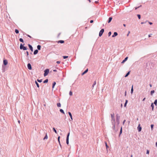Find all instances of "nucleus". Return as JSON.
<instances>
[{
	"label": "nucleus",
	"instance_id": "obj_1",
	"mask_svg": "<svg viewBox=\"0 0 157 157\" xmlns=\"http://www.w3.org/2000/svg\"><path fill=\"white\" fill-rule=\"evenodd\" d=\"M111 123L113 125L112 128L115 131H117V129H116L115 128L116 123L115 119L114 113L111 114Z\"/></svg>",
	"mask_w": 157,
	"mask_h": 157
},
{
	"label": "nucleus",
	"instance_id": "obj_2",
	"mask_svg": "<svg viewBox=\"0 0 157 157\" xmlns=\"http://www.w3.org/2000/svg\"><path fill=\"white\" fill-rule=\"evenodd\" d=\"M120 116L119 114H117L116 116V123L117 126H118L120 123Z\"/></svg>",
	"mask_w": 157,
	"mask_h": 157
},
{
	"label": "nucleus",
	"instance_id": "obj_3",
	"mask_svg": "<svg viewBox=\"0 0 157 157\" xmlns=\"http://www.w3.org/2000/svg\"><path fill=\"white\" fill-rule=\"evenodd\" d=\"M20 48L21 49H23L24 50H25L27 49L26 47L24 46L21 44H20Z\"/></svg>",
	"mask_w": 157,
	"mask_h": 157
},
{
	"label": "nucleus",
	"instance_id": "obj_4",
	"mask_svg": "<svg viewBox=\"0 0 157 157\" xmlns=\"http://www.w3.org/2000/svg\"><path fill=\"white\" fill-rule=\"evenodd\" d=\"M44 76H47L49 72V70L48 69H46L44 71Z\"/></svg>",
	"mask_w": 157,
	"mask_h": 157
},
{
	"label": "nucleus",
	"instance_id": "obj_5",
	"mask_svg": "<svg viewBox=\"0 0 157 157\" xmlns=\"http://www.w3.org/2000/svg\"><path fill=\"white\" fill-rule=\"evenodd\" d=\"M104 30L103 29H102L100 31L99 33V36L100 37L102 35L103 32H104Z\"/></svg>",
	"mask_w": 157,
	"mask_h": 157
},
{
	"label": "nucleus",
	"instance_id": "obj_6",
	"mask_svg": "<svg viewBox=\"0 0 157 157\" xmlns=\"http://www.w3.org/2000/svg\"><path fill=\"white\" fill-rule=\"evenodd\" d=\"M3 63L5 66L6 65L8 64V61L6 59H4L3 61Z\"/></svg>",
	"mask_w": 157,
	"mask_h": 157
},
{
	"label": "nucleus",
	"instance_id": "obj_7",
	"mask_svg": "<svg viewBox=\"0 0 157 157\" xmlns=\"http://www.w3.org/2000/svg\"><path fill=\"white\" fill-rule=\"evenodd\" d=\"M137 129H138V131L140 132L141 130V129H142V128L140 126V124H139L137 127Z\"/></svg>",
	"mask_w": 157,
	"mask_h": 157
},
{
	"label": "nucleus",
	"instance_id": "obj_8",
	"mask_svg": "<svg viewBox=\"0 0 157 157\" xmlns=\"http://www.w3.org/2000/svg\"><path fill=\"white\" fill-rule=\"evenodd\" d=\"M27 67L29 69L31 70L32 69V67L31 64L29 63L27 64Z\"/></svg>",
	"mask_w": 157,
	"mask_h": 157
},
{
	"label": "nucleus",
	"instance_id": "obj_9",
	"mask_svg": "<svg viewBox=\"0 0 157 157\" xmlns=\"http://www.w3.org/2000/svg\"><path fill=\"white\" fill-rule=\"evenodd\" d=\"M118 35V33L117 32H115L114 33V34H113L112 35V37H115V36H117Z\"/></svg>",
	"mask_w": 157,
	"mask_h": 157
},
{
	"label": "nucleus",
	"instance_id": "obj_10",
	"mask_svg": "<svg viewBox=\"0 0 157 157\" xmlns=\"http://www.w3.org/2000/svg\"><path fill=\"white\" fill-rule=\"evenodd\" d=\"M68 114H69V115L70 116V117H71V120L70 119V121H72L73 119H72V115H71V113L70 112H68Z\"/></svg>",
	"mask_w": 157,
	"mask_h": 157
},
{
	"label": "nucleus",
	"instance_id": "obj_11",
	"mask_svg": "<svg viewBox=\"0 0 157 157\" xmlns=\"http://www.w3.org/2000/svg\"><path fill=\"white\" fill-rule=\"evenodd\" d=\"M28 46H29V48H30V50L32 51L33 52V47H32V46L29 44H28Z\"/></svg>",
	"mask_w": 157,
	"mask_h": 157
},
{
	"label": "nucleus",
	"instance_id": "obj_12",
	"mask_svg": "<svg viewBox=\"0 0 157 157\" xmlns=\"http://www.w3.org/2000/svg\"><path fill=\"white\" fill-rule=\"evenodd\" d=\"M88 71V69H86L84 72H83L82 73V75H84V74H86V73H87V71Z\"/></svg>",
	"mask_w": 157,
	"mask_h": 157
},
{
	"label": "nucleus",
	"instance_id": "obj_13",
	"mask_svg": "<svg viewBox=\"0 0 157 157\" xmlns=\"http://www.w3.org/2000/svg\"><path fill=\"white\" fill-rule=\"evenodd\" d=\"M38 50L37 49L35 50L34 51V52H33L34 54V55L38 53Z\"/></svg>",
	"mask_w": 157,
	"mask_h": 157
},
{
	"label": "nucleus",
	"instance_id": "obj_14",
	"mask_svg": "<svg viewBox=\"0 0 157 157\" xmlns=\"http://www.w3.org/2000/svg\"><path fill=\"white\" fill-rule=\"evenodd\" d=\"M57 43H60L62 44V43H64V41L63 40H60L58 41Z\"/></svg>",
	"mask_w": 157,
	"mask_h": 157
},
{
	"label": "nucleus",
	"instance_id": "obj_15",
	"mask_svg": "<svg viewBox=\"0 0 157 157\" xmlns=\"http://www.w3.org/2000/svg\"><path fill=\"white\" fill-rule=\"evenodd\" d=\"M128 58V57H126L124 60H123V61L122 62H121V63H124V62H125V61H126L127 60V59Z\"/></svg>",
	"mask_w": 157,
	"mask_h": 157
},
{
	"label": "nucleus",
	"instance_id": "obj_16",
	"mask_svg": "<svg viewBox=\"0 0 157 157\" xmlns=\"http://www.w3.org/2000/svg\"><path fill=\"white\" fill-rule=\"evenodd\" d=\"M112 17H109V20H108V23H110V22L111 21V20H112Z\"/></svg>",
	"mask_w": 157,
	"mask_h": 157
},
{
	"label": "nucleus",
	"instance_id": "obj_17",
	"mask_svg": "<svg viewBox=\"0 0 157 157\" xmlns=\"http://www.w3.org/2000/svg\"><path fill=\"white\" fill-rule=\"evenodd\" d=\"M41 46L40 45H38L37 46V48L38 50H40L41 49Z\"/></svg>",
	"mask_w": 157,
	"mask_h": 157
},
{
	"label": "nucleus",
	"instance_id": "obj_18",
	"mask_svg": "<svg viewBox=\"0 0 157 157\" xmlns=\"http://www.w3.org/2000/svg\"><path fill=\"white\" fill-rule=\"evenodd\" d=\"M130 71H129V72H128L126 74V75H125V77H127L128 75L129 74H130Z\"/></svg>",
	"mask_w": 157,
	"mask_h": 157
},
{
	"label": "nucleus",
	"instance_id": "obj_19",
	"mask_svg": "<svg viewBox=\"0 0 157 157\" xmlns=\"http://www.w3.org/2000/svg\"><path fill=\"white\" fill-rule=\"evenodd\" d=\"M128 101L127 100H126L125 101V102L124 103V107H126V105H127V104L128 103Z\"/></svg>",
	"mask_w": 157,
	"mask_h": 157
},
{
	"label": "nucleus",
	"instance_id": "obj_20",
	"mask_svg": "<svg viewBox=\"0 0 157 157\" xmlns=\"http://www.w3.org/2000/svg\"><path fill=\"white\" fill-rule=\"evenodd\" d=\"M56 84V82H54L52 84V88H54V86H55Z\"/></svg>",
	"mask_w": 157,
	"mask_h": 157
},
{
	"label": "nucleus",
	"instance_id": "obj_21",
	"mask_svg": "<svg viewBox=\"0 0 157 157\" xmlns=\"http://www.w3.org/2000/svg\"><path fill=\"white\" fill-rule=\"evenodd\" d=\"M60 112H61V113H63V114H64V111L63 110V109H60Z\"/></svg>",
	"mask_w": 157,
	"mask_h": 157
},
{
	"label": "nucleus",
	"instance_id": "obj_22",
	"mask_svg": "<svg viewBox=\"0 0 157 157\" xmlns=\"http://www.w3.org/2000/svg\"><path fill=\"white\" fill-rule=\"evenodd\" d=\"M151 107H152V110H153V109H154V105H153V103H152L151 104Z\"/></svg>",
	"mask_w": 157,
	"mask_h": 157
},
{
	"label": "nucleus",
	"instance_id": "obj_23",
	"mask_svg": "<svg viewBox=\"0 0 157 157\" xmlns=\"http://www.w3.org/2000/svg\"><path fill=\"white\" fill-rule=\"evenodd\" d=\"M57 105L58 107H61V104L60 103H58L57 104Z\"/></svg>",
	"mask_w": 157,
	"mask_h": 157
},
{
	"label": "nucleus",
	"instance_id": "obj_24",
	"mask_svg": "<svg viewBox=\"0 0 157 157\" xmlns=\"http://www.w3.org/2000/svg\"><path fill=\"white\" fill-rule=\"evenodd\" d=\"M35 83L36 84L38 88H39V84L36 81H35Z\"/></svg>",
	"mask_w": 157,
	"mask_h": 157
},
{
	"label": "nucleus",
	"instance_id": "obj_25",
	"mask_svg": "<svg viewBox=\"0 0 157 157\" xmlns=\"http://www.w3.org/2000/svg\"><path fill=\"white\" fill-rule=\"evenodd\" d=\"M155 92V91L154 90H151V95H152Z\"/></svg>",
	"mask_w": 157,
	"mask_h": 157
},
{
	"label": "nucleus",
	"instance_id": "obj_26",
	"mask_svg": "<svg viewBox=\"0 0 157 157\" xmlns=\"http://www.w3.org/2000/svg\"><path fill=\"white\" fill-rule=\"evenodd\" d=\"M96 81H95L94 82L93 84V86H92L93 88H94V86L96 84Z\"/></svg>",
	"mask_w": 157,
	"mask_h": 157
},
{
	"label": "nucleus",
	"instance_id": "obj_27",
	"mask_svg": "<svg viewBox=\"0 0 157 157\" xmlns=\"http://www.w3.org/2000/svg\"><path fill=\"white\" fill-rule=\"evenodd\" d=\"M133 86L132 85V87L131 89V94H132L133 92Z\"/></svg>",
	"mask_w": 157,
	"mask_h": 157
},
{
	"label": "nucleus",
	"instance_id": "obj_28",
	"mask_svg": "<svg viewBox=\"0 0 157 157\" xmlns=\"http://www.w3.org/2000/svg\"><path fill=\"white\" fill-rule=\"evenodd\" d=\"M48 79H45L43 82L44 83H46L48 82Z\"/></svg>",
	"mask_w": 157,
	"mask_h": 157
},
{
	"label": "nucleus",
	"instance_id": "obj_29",
	"mask_svg": "<svg viewBox=\"0 0 157 157\" xmlns=\"http://www.w3.org/2000/svg\"><path fill=\"white\" fill-rule=\"evenodd\" d=\"M154 104H155L156 105H157V99H156L154 102Z\"/></svg>",
	"mask_w": 157,
	"mask_h": 157
},
{
	"label": "nucleus",
	"instance_id": "obj_30",
	"mask_svg": "<svg viewBox=\"0 0 157 157\" xmlns=\"http://www.w3.org/2000/svg\"><path fill=\"white\" fill-rule=\"evenodd\" d=\"M19 31L18 30H17V29H15V32L17 34L19 33Z\"/></svg>",
	"mask_w": 157,
	"mask_h": 157
},
{
	"label": "nucleus",
	"instance_id": "obj_31",
	"mask_svg": "<svg viewBox=\"0 0 157 157\" xmlns=\"http://www.w3.org/2000/svg\"><path fill=\"white\" fill-rule=\"evenodd\" d=\"M48 137L47 136V133H46V135L45 136V137H44V140L45 139H48Z\"/></svg>",
	"mask_w": 157,
	"mask_h": 157
},
{
	"label": "nucleus",
	"instance_id": "obj_32",
	"mask_svg": "<svg viewBox=\"0 0 157 157\" xmlns=\"http://www.w3.org/2000/svg\"><path fill=\"white\" fill-rule=\"evenodd\" d=\"M19 41L21 42H23V43L24 42V41H23V39L21 38L19 39Z\"/></svg>",
	"mask_w": 157,
	"mask_h": 157
},
{
	"label": "nucleus",
	"instance_id": "obj_33",
	"mask_svg": "<svg viewBox=\"0 0 157 157\" xmlns=\"http://www.w3.org/2000/svg\"><path fill=\"white\" fill-rule=\"evenodd\" d=\"M122 133V127H121V128L120 131V132L119 136Z\"/></svg>",
	"mask_w": 157,
	"mask_h": 157
},
{
	"label": "nucleus",
	"instance_id": "obj_34",
	"mask_svg": "<svg viewBox=\"0 0 157 157\" xmlns=\"http://www.w3.org/2000/svg\"><path fill=\"white\" fill-rule=\"evenodd\" d=\"M153 127H154V124H152L151 125V130H153Z\"/></svg>",
	"mask_w": 157,
	"mask_h": 157
},
{
	"label": "nucleus",
	"instance_id": "obj_35",
	"mask_svg": "<svg viewBox=\"0 0 157 157\" xmlns=\"http://www.w3.org/2000/svg\"><path fill=\"white\" fill-rule=\"evenodd\" d=\"M53 130L54 131V132L56 133H57V132L56 129H55L54 128H53Z\"/></svg>",
	"mask_w": 157,
	"mask_h": 157
},
{
	"label": "nucleus",
	"instance_id": "obj_36",
	"mask_svg": "<svg viewBox=\"0 0 157 157\" xmlns=\"http://www.w3.org/2000/svg\"><path fill=\"white\" fill-rule=\"evenodd\" d=\"M69 135H70V133L69 132L67 136L66 139H69Z\"/></svg>",
	"mask_w": 157,
	"mask_h": 157
},
{
	"label": "nucleus",
	"instance_id": "obj_37",
	"mask_svg": "<svg viewBox=\"0 0 157 157\" xmlns=\"http://www.w3.org/2000/svg\"><path fill=\"white\" fill-rule=\"evenodd\" d=\"M69 94L70 96H72V92L71 91H70Z\"/></svg>",
	"mask_w": 157,
	"mask_h": 157
},
{
	"label": "nucleus",
	"instance_id": "obj_38",
	"mask_svg": "<svg viewBox=\"0 0 157 157\" xmlns=\"http://www.w3.org/2000/svg\"><path fill=\"white\" fill-rule=\"evenodd\" d=\"M137 16L139 19H140L141 18V16L140 15V14H137Z\"/></svg>",
	"mask_w": 157,
	"mask_h": 157
},
{
	"label": "nucleus",
	"instance_id": "obj_39",
	"mask_svg": "<svg viewBox=\"0 0 157 157\" xmlns=\"http://www.w3.org/2000/svg\"><path fill=\"white\" fill-rule=\"evenodd\" d=\"M37 80L39 82H41L42 81V79H38Z\"/></svg>",
	"mask_w": 157,
	"mask_h": 157
},
{
	"label": "nucleus",
	"instance_id": "obj_40",
	"mask_svg": "<svg viewBox=\"0 0 157 157\" xmlns=\"http://www.w3.org/2000/svg\"><path fill=\"white\" fill-rule=\"evenodd\" d=\"M63 59H66L67 58H68V56H63Z\"/></svg>",
	"mask_w": 157,
	"mask_h": 157
},
{
	"label": "nucleus",
	"instance_id": "obj_41",
	"mask_svg": "<svg viewBox=\"0 0 157 157\" xmlns=\"http://www.w3.org/2000/svg\"><path fill=\"white\" fill-rule=\"evenodd\" d=\"M66 143L67 144H69V139H66Z\"/></svg>",
	"mask_w": 157,
	"mask_h": 157
},
{
	"label": "nucleus",
	"instance_id": "obj_42",
	"mask_svg": "<svg viewBox=\"0 0 157 157\" xmlns=\"http://www.w3.org/2000/svg\"><path fill=\"white\" fill-rule=\"evenodd\" d=\"M111 32H109L108 33V36H110L111 35Z\"/></svg>",
	"mask_w": 157,
	"mask_h": 157
},
{
	"label": "nucleus",
	"instance_id": "obj_43",
	"mask_svg": "<svg viewBox=\"0 0 157 157\" xmlns=\"http://www.w3.org/2000/svg\"><path fill=\"white\" fill-rule=\"evenodd\" d=\"M60 138V136H59L58 137V140L59 142H59H60V140H59Z\"/></svg>",
	"mask_w": 157,
	"mask_h": 157
},
{
	"label": "nucleus",
	"instance_id": "obj_44",
	"mask_svg": "<svg viewBox=\"0 0 157 157\" xmlns=\"http://www.w3.org/2000/svg\"><path fill=\"white\" fill-rule=\"evenodd\" d=\"M105 146H106V148L107 149L108 147V145L107 144V143L106 142H105Z\"/></svg>",
	"mask_w": 157,
	"mask_h": 157
},
{
	"label": "nucleus",
	"instance_id": "obj_45",
	"mask_svg": "<svg viewBox=\"0 0 157 157\" xmlns=\"http://www.w3.org/2000/svg\"><path fill=\"white\" fill-rule=\"evenodd\" d=\"M2 72H5V70L3 69L4 66H3V65H2Z\"/></svg>",
	"mask_w": 157,
	"mask_h": 157
},
{
	"label": "nucleus",
	"instance_id": "obj_46",
	"mask_svg": "<svg viewBox=\"0 0 157 157\" xmlns=\"http://www.w3.org/2000/svg\"><path fill=\"white\" fill-rule=\"evenodd\" d=\"M147 154H149V151L148 150H147V152H146Z\"/></svg>",
	"mask_w": 157,
	"mask_h": 157
},
{
	"label": "nucleus",
	"instance_id": "obj_47",
	"mask_svg": "<svg viewBox=\"0 0 157 157\" xmlns=\"http://www.w3.org/2000/svg\"><path fill=\"white\" fill-rule=\"evenodd\" d=\"M141 5H140V6L138 7H135V10H136L138 8H139L140 7H141Z\"/></svg>",
	"mask_w": 157,
	"mask_h": 157
},
{
	"label": "nucleus",
	"instance_id": "obj_48",
	"mask_svg": "<svg viewBox=\"0 0 157 157\" xmlns=\"http://www.w3.org/2000/svg\"><path fill=\"white\" fill-rule=\"evenodd\" d=\"M26 53L27 54V56H28L29 54V52L28 51H26Z\"/></svg>",
	"mask_w": 157,
	"mask_h": 157
},
{
	"label": "nucleus",
	"instance_id": "obj_49",
	"mask_svg": "<svg viewBox=\"0 0 157 157\" xmlns=\"http://www.w3.org/2000/svg\"><path fill=\"white\" fill-rule=\"evenodd\" d=\"M125 121H126V120H124L123 121V124H124V123H125Z\"/></svg>",
	"mask_w": 157,
	"mask_h": 157
},
{
	"label": "nucleus",
	"instance_id": "obj_50",
	"mask_svg": "<svg viewBox=\"0 0 157 157\" xmlns=\"http://www.w3.org/2000/svg\"><path fill=\"white\" fill-rule=\"evenodd\" d=\"M60 63V62L59 61H57L56 62V63H57V64H59Z\"/></svg>",
	"mask_w": 157,
	"mask_h": 157
},
{
	"label": "nucleus",
	"instance_id": "obj_51",
	"mask_svg": "<svg viewBox=\"0 0 157 157\" xmlns=\"http://www.w3.org/2000/svg\"><path fill=\"white\" fill-rule=\"evenodd\" d=\"M26 35L29 37H30V38H31V37L29 35H28V34H27Z\"/></svg>",
	"mask_w": 157,
	"mask_h": 157
},
{
	"label": "nucleus",
	"instance_id": "obj_52",
	"mask_svg": "<svg viewBox=\"0 0 157 157\" xmlns=\"http://www.w3.org/2000/svg\"><path fill=\"white\" fill-rule=\"evenodd\" d=\"M148 23H149V24H150V25H151L152 24V23L151 22H148Z\"/></svg>",
	"mask_w": 157,
	"mask_h": 157
},
{
	"label": "nucleus",
	"instance_id": "obj_53",
	"mask_svg": "<svg viewBox=\"0 0 157 157\" xmlns=\"http://www.w3.org/2000/svg\"><path fill=\"white\" fill-rule=\"evenodd\" d=\"M151 35H152L151 34H149L148 35V37H150L151 36Z\"/></svg>",
	"mask_w": 157,
	"mask_h": 157
},
{
	"label": "nucleus",
	"instance_id": "obj_54",
	"mask_svg": "<svg viewBox=\"0 0 157 157\" xmlns=\"http://www.w3.org/2000/svg\"><path fill=\"white\" fill-rule=\"evenodd\" d=\"M93 22H94L93 21V20H91V21H90V23H93Z\"/></svg>",
	"mask_w": 157,
	"mask_h": 157
},
{
	"label": "nucleus",
	"instance_id": "obj_55",
	"mask_svg": "<svg viewBox=\"0 0 157 157\" xmlns=\"http://www.w3.org/2000/svg\"><path fill=\"white\" fill-rule=\"evenodd\" d=\"M146 22H141V24H144Z\"/></svg>",
	"mask_w": 157,
	"mask_h": 157
},
{
	"label": "nucleus",
	"instance_id": "obj_56",
	"mask_svg": "<svg viewBox=\"0 0 157 157\" xmlns=\"http://www.w3.org/2000/svg\"><path fill=\"white\" fill-rule=\"evenodd\" d=\"M145 98H144L143 99V100H142V101H145Z\"/></svg>",
	"mask_w": 157,
	"mask_h": 157
},
{
	"label": "nucleus",
	"instance_id": "obj_57",
	"mask_svg": "<svg viewBox=\"0 0 157 157\" xmlns=\"http://www.w3.org/2000/svg\"><path fill=\"white\" fill-rule=\"evenodd\" d=\"M53 71L54 72H56L57 71V70H53Z\"/></svg>",
	"mask_w": 157,
	"mask_h": 157
},
{
	"label": "nucleus",
	"instance_id": "obj_58",
	"mask_svg": "<svg viewBox=\"0 0 157 157\" xmlns=\"http://www.w3.org/2000/svg\"><path fill=\"white\" fill-rule=\"evenodd\" d=\"M59 145L60 146V147H61V144H60V142H59Z\"/></svg>",
	"mask_w": 157,
	"mask_h": 157
},
{
	"label": "nucleus",
	"instance_id": "obj_59",
	"mask_svg": "<svg viewBox=\"0 0 157 157\" xmlns=\"http://www.w3.org/2000/svg\"><path fill=\"white\" fill-rule=\"evenodd\" d=\"M155 145H156V147H157V141L156 142V143H155Z\"/></svg>",
	"mask_w": 157,
	"mask_h": 157
},
{
	"label": "nucleus",
	"instance_id": "obj_60",
	"mask_svg": "<svg viewBox=\"0 0 157 157\" xmlns=\"http://www.w3.org/2000/svg\"><path fill=\"white\" fill-rule=\"evenodd\" d=\"M123 26H124V27H125V26H126V25H125V24H123Z\"/></svg>",
	"mask_w": 157,
	"mask_h": 157
},
{
	"label": "nucleus",
	"instance_id": "obj_61",
	"mask_svg": "<svg viewBox=\"0 0 157 157\" xmlns=\"http://www.w3.org/2000/svg\"><path fill=\"white\" fill-rule=\"evenodd\" d=\"M18 123L19 124H20V121H18Z\"/></svg>",
	"mask_w": 157,
	"mask_h": 157
},
{
	"label": "nucleus",
	"instance_id": "obj_62",
	"mask_svg": "<svg viewBox=\"0 0 157 157\" xmlns=\"http://www.w3.org/2000/svg\"><path fill=\"white\" fill-rule=\"evenodd\" d=\"M95 2L96 3H97L98 2V1H95Z\"/></svg>",
	"mask_w": 157,
	"mask_h": 157
},
{
	"label": "nucleus",
	"instance_id": "obj_63",
	"mask_svg": "<svg viewBox=\"0 0 157 157\" xmlns=\"http://www.w3.org/2000/svg\"><path fill=\"white\" fill-rule=\"evenodd\" d=\"M90 2H91L90 0H88Z\"/></svg>",
	"mask_w": 157,
	"mask_h": 157
},
{
	"label": "nucleus",
	"instance_id": "obj_64",
	"mask_svg": "<svg viewBox=\"0 0 157 157\" xmlns=\"http://www.w3.org/2000/svg\"><path fill=\"white\" fill-rule=\"evenodd\" d=\"M126 91L125 92V95H126Z\"/></svg>",
	"mask_w": 157,
	"mask_h": 157
}]
</instances>
